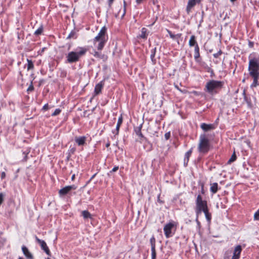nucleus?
Here are the masks:
<instances>
[{"label": "nucleus", "instance_id": "a878e982", "mask_svg": "<svg viewBox=\"0 0 259 259\" xmlns=\"http://www.w3.org/2000/svg\"><path fill=\"white\" fill-rule=\"evenodd\" d=\"M27 70H29L33 69L34 65L33 62L28 59H27Z\"/></svg>", "mask_w": 259, "mask_h": 259}, {"label": "nucleus", "instance_id": "37998d69", "mask_svg": "<svg viewBox=\"0 0 259 259\" xmlns=\"http://www.w3.org/2000/svg\"><path fill=\"white\" fill-rule=\"evenodd\" d=\"M124 9H123V14H122V16H123L125 14V5H126V3L124 1Z\"/></svg>", "mask_w": 259, "mask_h": 259}, {"label": "nucleus", "instance_id": "aec40b11", "mask_svg": "<svg viewBox=\"0 0 259 259\" xmlns=\"http://www.w3.org/2000/svg\"><path fill=\"white\" fill-rule=\"evenodd\" d=\"M103 87V81L98 83L95 88V93L96 95L100 94Z\"/></svg>", "mask_w": 259, "mask_h": 259}, {"label": "nucleus", "instance_id": "9d476101", "mask_svg": "<svg viewBox=\"0 0 259 259\" xmlns=\"http://www.w3.org/2000/svg\"><path fill=\"white\" fill-rule=\"evenodd\" d=\"M174 225L171 223L167 224L163 228L165 236L166 238H169L172 236L171 229L174 227Z\"/></svg>", "mask_w": 259, "mask_h": 259}, {"label": "nucleus", "instance_id": "13d9d810", "mask_svg": "<svg viewBox=\"0 0 259 259\" xmlns=\"http://www.w3.org/2000/svg\"><path fill=\"white\" fill-rule=\"evenodd\" d=\"M18 259H24V258L22 257H19Z\"/></svg>", "mask_w": 259, "mask_h": 259}, {"label": "nucleus", "instance_id": "4c0bfd02", "mask_svg": "<svg viewBox=\"0 0 259 259\" xmlns=\"http://www.w3.org/2000/svg\"><path fill=\"white\" fill-rule=\"evenodd\" d=\"M222 51L220 50L219 51L218 53H215L213 55V57L215 58H218L221 54H222Z\"/></svg>", "mask_w": 259, "mask_h": 259}, {"label": "nucleus", "instance_id": "5701e85b", "mask_svg": "<svg viewBox=\"0 0 259 259\" xmlns=\"http://www.w3.org/2000/svg\"><path fill=\"white\" fill-rule=\"evenodd\" d=\"M202 212H204L205 216V218H206V220L207 221V222H210L211 221V215L209 212L208 208L203 211Z\"/></svg>", "mask_w": 259, "mask_h": 259}, {"label": "nucleus", "instance_id": "6ab92c4d", "mask_svg": "<svg viewBox=\"0 0 259 259\" xmlns=\"http://www.w3.org/2000/svg\"><path fill=\"white\" fill-rule=\"evenodd\" d=\"M91 54L98 59H104L105 58V55L104 54H102L101 52L96 51L95 50H93L92 52H91Z\"/></svg>", "mask_w": 259, "mask_h": 259}, {"label": "nucleus", "instance_id": "39448f33", "mask_svg": "<svg viewBox=\"0 0 259 259\" xmlns=\"http://www.w3.org/2000/svg\"><path fill=\"white\" fill-rule=\"evenodd\" d=\"M210 143L205 135H201L199 137V142L198 150L201 153H206L210 149Z\"/></svg>", "mask_w": 259, "mask_h": 259}, {"label": "nucleus", "instance_id": "423d86ee", "mask_svg": "<svg viewBox=\"0 0 259 259\" xmlns=\"http://www.w3.org/2000/svg\"><path fill=\"white\" fill-rule=\"evenodd\" d=\"M207 208V201L202 200V196L200 195H198L196 200L195 212L197 217Z\"/></svg>", "mask_w": 259, "mask_h": 259}, {"label": "nucleus", "instance_id": "1a4fd4ad", "mask_svg": "<svg viewBox=\"0 0 259 259\" xmlns=\"http://www.w3.org/2000/svg\"><path fill=\"white\" fill-rule=\"evenodd\" d=\"M150 243L151 248V259H156V252L155 249L156 239L153 235L150 239Z\"/></svg>", "mask_w": 259, "mask_h": 259}, {"label": "nucleus", "instance_id": "58836bf2", "mask_svg": "<svg viewBox=\"0 0 259 259\" xmlns=\"http://www.w3.org/2000/svg\"><path fill=\"white\" fill-rule=\"evenodd\" d=\"M4 201V195L3 193H0V205L2 204Z\"/></svg>", "mask_w": 259, "mask_h": 259}, {"label": "nucleus", "instance_id": "49530a36", "mask_svg": "<svg viewBox=\"0 0 259 259\" xmlns=\"http://www.w3.org/2000/svg\"><path fill=\"white\" fill-rule=\"evenodd\" d=\"M110 142H108V143H106V147L107 148H108V147H109L110 146Z\"/></svg>", "mask_w": 259, "mask_h": 259}, {"label": "nucleus", "instance_id": "09e8293b", "mask_svg": "<svg viewBox=\"0 0 259 259\" xmlns=\"http://www.w3.org/2000/svg\"><path fill=\"white\" fill-rule=\"evenodd\" d=\"M23 153L25 154V157H24V160L26 161V160H27V154L28 153H25L24 152Z\"/></svg>", "mask_w": 259, "mask_h": 259}, {"label": "nucleus", "instance_id": "f3484780", "mask_svg": "<svg viewBox=\"0 0 259 259\" xmlns=\"http://www.w3.org/2000/svg\"><path fill=\"white\" fill-rule=\"evenodd\" d=\"M192 153V148H191L189 151H188L185 154V157L184 159V165L185 166H187L188 165V163L189 160V158L191 155Z\"/></svg>", "mask_w": 259, "mask_h": 259}, {"label": "nucleus", "instance_id": "c03bdc74", "mask_svg": "<svg viewBox=\"0 0 259 259\" xmlns=\"http://www.w3.org/2000/svg\"><path fill=\"white\" fill-rule=\"evenodd\" d=\"M169 136H170V134L169 133H166L165 134V138L166 139H168L169 137Z\"/></svg>", "mask_w": 259, "mask_h": 259}, {"label": "nucleus", "instance_id": "a18cd8bd", "mask_svg": "<svg viewBox=\"0 0 259 259\" xmlns=\"http://www.w3.org/2000/svg\"><path fill=\"white\" fill-rule=\"evenodd\" d=\"M248 45H249V47L252 48V47H253L254 44H253V42L249 41Z\"/></svg>", "mask_w": 259, "mask_h": 259}, {"label": "nucleus", "instance_id": "6e6d98bb", "mask_svg": "<svg viewBox=\"0 0 259 259\" xmlns=\"http://www.w3.org/2000/svg\"><path fill=\"white\" fill-rule=\"evenodd\" d=\"M95 175H96V174L94 175L92 177L91 179H93V178H94V177H95Z\"/></svg>", "mask_w": 259, "mask_h": 259}, {"label": "nucleus", "instance_id": "412c9836", "mask_svg": "<svg viewBox=\"0 0 259 259\" xmlns=\"http://www.w3.org/2000/svg\"><path fill=\"white\" fill-rule=\"evenodd\" d=\"M218 190V184L217 183H213L210 184V191L213 193L215 194Z\"/></svg>", "mask_w": 259, "mask_h": 259}, {"label": "nucleus", "instance_id": "4d7b16f0", "mask_svg": "<svg viewBox=\"0 0 259 259\" xmlns=\"http://www.w3.org/2000/svg\"><path fill=\"white\" fill-rule=\"evenodd\" d=\"M196 222H197L198 224H199V222L198 221V219H196Z\"/></svg>", "mask_w": 259, "mask_h": 259}, {"label": "nucleus", "instance_id": "20e7f679", "mask_svg": "<svg viewBox=\"0 0 259 259\" xmlns=\"http://www.w3.org/2000/svg\"><path fill=\"white\" fill-rule=\"evenodd\" d=\"M224 84V81L215 80H211L208 81L205 88L206 91L210 94H214L218 93V90L221 89Z\"/></svg>", "mask_w": 259, "mask_h": 259}, {"label": "nucleus", "instance_id": "f257e3e1", "mask_svg": "<svg viewBox=\"0 0 259 259\" xmlns=\"http://www.w3.org/2000/svg\"><path fill=\"white\" fill-rule=\"evenodd\" d=\"M248 59V70L249 74L259 73V54L253 52L249 54Z\"/></svg>", "mask_w": 259, "mask_h": 259}, {"label": "nucleus", "instance_id": "603ef678", "mask_svg": "<svg viewBox=\"0 0 259 259\" xmlns=\"http://www.w3.org/2000/svg\"><path fill=\"white\" fill-rule=\"evenodd\" d=\"M71 151H72V152H73L74 151H75V149L72 148Z\"/></svg>", "mask_w": 259, "mask_h": 259}, {"label": "nucleus", "instance_id": "7c9ffc66", "mask_svg": "<svg viewBox=\"0 0 259 259\" xmlns=\"http://www.w3.org/2000/svg\"><path fill=\"white\" fill-rule=\"evenodd\" d=\"M136 134L141 138H144L143 134L141 133V127H139L137 130H136Z\"/></svg>", "mask_w": 259, "mask_h": 259}, {"label": "nucleus", "instance_id": "e433bc0d", "mask_svg": "<svg viewBox=\"0 0 259 259\" xmlns=\"http://www.w3.org/2000/svg\"><path fill=\"white\" fill-rule=\"evenodd\" d=\"M254 218L255 220H259V210L254 213Z\"/></svg>", "mask_w": 259, "mask_h": 259}, {"label": "nucleus", "instance_id": "473e14b6", "mask_svg": "<svg viewBox=\"0 0 259 259\" xmlns=\"http://www.w3.org/2000/svg\"><path fill=\"white\" fill-rule=\"evenodd\" d=\"M167 31H168V34H169V36H170V38L173 39H175V38L176 37V35L173 34L171 33V32L170 31H169V30H167ZM177 36H178V37H180L181 34H178L177 35Z\"/></svg>", "mask_w": 259, "mask_h": 259}, {"label": "nucleus", "instance_id": "a211bd4d", "mask_svg": "<svg viewBox=\"0 0 259 259\" xmlns=\"http://www.w3.org/2000/svg\"><path fill=\"white\" fill-rule=\"evenodd\" d=\"M200 127L204 132H207L214 128V127L212 124H208L205 123H202L201 124Z\"/></svg>", "mask_w": 259, "mask_h": 259}, {"label": "nucleus", "instance_id": "2eb2a0df", "mask_svg": "<svg viewBox=\"0 0 259 259\" xmlns=\"http://www.w3.org/2000/svg\"><path fill=\"white\" fill-rule=\"evenodd\" d=\"M87 137L85 136L75 137L74 141L78 146H82L85 143Z\"/></svg>", "mask_w": 259, "mask_h": 259}, {"label": "nucleus", "instance_id": "2f4dec72", "mask_svg": "<svg viewBox=\"0 0 259 259\" xmlns=\"http://www.w3.org/2000/svg\"><path fill=\"white\" fill-rule=\"evenodd\" d=\"M61 109L59 108L56 109L55 111L52 114V116H55L56 115H58L61 113Z\"/></svg>", "mask_w": 259, "mask_h": 259}, {"label": "nucleus", "instance_id": "4468645a", "mask_svg": "<svg viewBox=\"0 0 259 259\" xmlns=\"http://www.w3.org/2000/svg\"><path fill=\"white\" fill-rule=\"evenodd\" d=\"M199 2L200 0H189L186 8V12L187 14H189L192 8H193L197 3H199Z\"/></svg>", "mask_w": 259, "mask_h": 259}, {"label": "nucleus", "instance_id": "cd10ccee", "mask_svg": "<svg viewBox=\"0 0 259 259\" xmlns=\"http://www.w3.org/2000/svg\"><path fill=\"white\" fill-rule=\"evenodd\" d=\"M82 215L84 219H88L91 217L90 213L88 210H83L82 211Z\"/></svg>", "mask_w": 259, "mask_h": 259}, {"label": "nucleus", "instance_id": "c85d7f7f", "mask_svg": "<svg viewBox=\"0 0 259 259\" xmlns=\"http://www.w3.org/2000/svg\"><path fill=\"white\" fill-rule=\"evenodd\" d=\"M236 155L235 154V153L234 152L233 154L232 155L231 158L229 159V160L228 161V164H231L232 162L235 161L236 160Z\"/></svg>", "mask_w": 259, "mask_h": 259}, {"label": "nucleus", "instance_id": "bf43d9fd", "mask_svg": "<svg viewBox=\"0 0 259 259\" xmlns=\"http://www.w3.org/2000/svg\"><path fill=\"white\" fill-rule=\"evenodd\" d=\"M46 259H50V258H49V257H48V258H46Z\"/></svg>", "mask_w": 259, "mask_h": 259}, {"label": "nucleus", "instance_id": "c9c22d12", "mask_svg": "<svg viewBox=\"0 0 259 259\" xmlns=\"http://www.w3.org/2000/svg\"><path fill=\"white\" fill-rule=\"evenodd\" d=\"M118 169L119 167L118 166H114L112 169L108 173V175H110L112 172L116 171Z\"/></svg>", "mask_w": 259, "mask_h": 259}, {"label": "nucleus", "instance_id": "ea45409f", "mask_svg": "<svg viewBox=\"0 0 259 259\" xmlns=\"http://www.w3.org/2000/svg\"><path fill=\"white\" fill-rule=\"evenodd\" d=\"M49 109V105L48 104H46L42 107V110H47Z\"/></svg>", "mask_w": 259, "mask_h": 259}, {"label": "nucleus", "instance_id": "f8f14e48", "mask_svg": "<svg viewBox=\"0 0 259 259\" xmlns=\"http://www.w3.org/2000/svg\"><path fill=\"white\" fill-rule=\"evenodd\" d=\"M36 241L40 244L41 248L44 250L45 252L49 255H50V251L45 241L38 238L37 237H35Z\"/></svg>", "mask_w": 259, "mask_h": 259}, {"label": "nucleus", "instance_id": "9b49d317", "mask_svg": "<svg viewBox=\"0 0 259 259\" xmlns=\"http://www.w3.org/2000/svg\"><path fill=\"white\" fill-rule=\"evenodd\" d=\"M76 188L77 187L74 185L67 186L60 189L59 191V193L60 195H65L71 190H75Z\"/></svg>", "mask_w": 259, "mask_h": 259}, {"label": "nucleus", "instance_id": "3c124183", "mask_svg": "<svg viewBox=\"0 0 259 259\" xmlns=\"http://www.w3.org/2000/svg\"><path fill=\"white\" fill-rule=\"evenodd\" d=\"M176 87L178 89V90H179L180 91H181V92H182V90H180V89H179V88H178L177 86H176Z\"/></svg>", "mask_w": 259, "mask_h": 259}, {"label": "nucleus", "instance_id": "bb28decb", "mask_svg": "<svg viewBox=\"0 0 259 259\" xmlns=\"http://www.w3.org/2000/svg\"><path fill=\"white\" fill-rule=\"evenodd\" d=\"M243 97H244V101L246 102V103L247 104L248 107H250L251 106V103L250 100V99L249 100L248 99V98L246 96L245 91L244 90L243 91Z\"/></svg>", "mask_w": 259, "mask_h": 259}, {"label": "nucleus", "instance_id": "5fc2aeb1", "mask_svg": "<svg viewBox=\"0 0 259 259\" xmlns=\"http://www.w3.org/2000/svg\"><path fill=\"white\" fill-rule=\"evenodd\" d=\"M236 1V0H230V1H231V2H233H233H235V1Z\"/></svg>", "mask_w": 259, "mask_h": 259}, {"label": "nucleus", "instance_id": "393cba45", "mask_svg": "<svg viewBox=\"0 0 259 259\" xmlns=\"http://www.w3.org/2000/svg\"><path fill=\"white\" fill-rule=\"evenodd\" d=\"M147 29L145 28H142L141 30V33L140 35V37L143 39L147 38V34H146Z\"/></svg>", "mask_w": 259, "mask_h": 259}, {"label": "nucleus", "instance_id": "b1692460", "mask_svg": "<svg viewBox=\"0 0 259 259\" xmlns=\"http://www.w3.org/2000/svg\"><path fill=\"white\" fill-rule=\"evenodd\" d=\"M122 117H120L118 119V121H117V123L116 124L115 135L118 134L119 127L120 126V125L122 123Z\"/></svg>", "mask_w": 259, "mask_h": 259}, {"label": "nucleus", "instance_id": "de8ad7c7", "mask_svg": "<svg viewBox=\"0 0 259 259\" xmlns=\"http://www.w3.org/2000/svg\"><path fill=\"white\" fill-rule=\"evenodd\" d=\"M75 179V174H73L71 177V180L73 181Z\"/></svg>", "mask_w": 259, "mask_h": 259}, {"label": "nucleus", "instance_id": "ddd939ff", "mask_svg": "<svg viewBox=\"0 0 259 259\" xmlns=\"http://www.w3.org/2000/svg\"><path fill=\"white\" fill-rule=\"evenodd\" d=\"M249 74L253 78V82L251 83V84L250 85V87L251 88L256 87L258 85V79L259 78V73H250Z\"/></svg>", "mask_w": 259, "mask_h": 259}, {"label": "nucleus", "instance_id": "4be33fe9", "mask_svg": "<svg viewBox=\"0 0 259 259\" xmlns=\"http://www.w3.org/2000/svg\"><path fill=\"white\" fill-rule=\"evenodd\" d=\"M156 51V48H155L151 50L150 58L153 64H155L156 60L155 59V56Z\"/></svg>", "mask_w": 259, "mask_h": 259}, {"label": "nucleus", "instance_id": "72a5a7b5", "mask_svg": "<svg viewBox=\"0 0 259 259\" xmlns=\"http://www.w3.org/2000/svg\"><path fill=\"white\" fill-rule=\"evenodd\" d=\"M75 32L74 31H72L69 33L68 36H67V38H76V36H75Z\"/></svg>", "mask_w": 259, "mask_h": 259}, {"label": "nucleus", "instance_id": "6e6552de", "mask_svg": "<svg viewBox=\"0 0 259 259\" xmlns=\"http://www.w3.org/2000/svg\"><path fill=\"white\" fill-rule=\"evenodd\" d=\"M241 251H242L241 246L240 245H237L234 248V250L233 251V255L231 259H239ZM224 259H229V257L225 256Z\"/></svg>", "mask_w": 259, "mask_h": 259}, {"label": "nucleus", "instance_id": "a19ab883", "mask_svg": "<svg viewBox=\"0 0 259 259\" xmlns=\"http://www.w3.org/2000/svg\"><path fill=\"white\" fill-rule=\"evenodd\" d=\"M113 1H114V0H108V6H109V8H110L111 7V6H112V4Z\"/></svg>", "mask_w": 259, "mask_h": 259}, {"label": "nucleus", "instance_id": "dca6fc26", "mask_svg": "<svg viewBox=\"0 0 259 259\" xmlns=\"http://www.w3.org/2000/svg\"><path fill=\"white\" fill-rule=\"evenodd\" d=\"M22 250L24 254V255L26 256V257L28 259H33V256L32 254L29 252L28 248L25 246H23L22 247Z\"/></svg>", "mask_w": 259, "mask_h": 259}, {"label": "nucleus", "instance_id": "7ed1b4c3", "mask_svg": "<svg viewBox=\"0 0 259 259\" xmlns=\"http://www.w3.org/2000/svg\"><path fill=\"white\" fill-rule=\"evenodd\" d=\"M87 51L85 48H80L77 51L69 52L66 56V62L72 63L78 61L80 58L84 55Z\"/></svg>", "mask_w": 259, "mask_h": 259}, {"label": "nucleus", "instance_id": "79ce46f5", "mask_svg": "<svg viewBox=\"0 0 259 259\" xmlns=\"http://www.w3.org/2000/svg\"><path fill=\"white\" fill-rule=\"evenodd\" d=\"M1 179L2 180L4 179L6 177V173H5V172L3 171L1 173Z\"/></svg>", "mask_w": 259, "mask_h": 259}, {"label": "nucleus", "instance_id": "f704fd0d", "mask_svg": "<svg viewBox=\"0 0 259 259\" xmlns=\"http://www.w3.org/2000/svg\"><path fill=\"white\" fill-rule=\"evenodd\" d=\"M34 90V87H33V83H32V81H31V83L29 85V87L28 88L27 90V91L28 92H32Z\"/></svg>", "mask_w": 259, "mask_h": 259}, {"label": "nucleus", "instance_id": "f03ea898", "mask_svg": "<svg viewBox=\"0 0 259 259\" xmlns=\"http://www.w3.org/2000/svg\"><path fill=\"white\" fill-rule=\"evenodd\" d=\"M106 30L107 29L105 26L102 27L98 35L94 39L93 41L95 45L97 42H98L97 48L99 51L103 49L107 41L106 37Z\"/></svg>", "mask_w": 259, "mask_h": 259}, {"label": "nucleus", "instance_id": "8fccbe9b", "mask_svg": "<svg viewBox=\"0 0 259 259\" xmlns=\"http://www.w3.org/2000/svg\"><path fill=\"white\" fill-rule=\"evenodd\" d=\"M158 201H159V202L161 203L162 202L160 201V199H159V196H158Z\"/></svg>", "mask_w": 259, "mask_h": 259}, {"label": "nucleus", "instance_id": "c756f323", "mask_svg": "<svg viewBox=\"0 0 259 259\" xmlns=\"http://www.w3.org/2000/svg\"><path fill=\"white\" fill-rule=\"evenodd\" d=\"M43 31V27L42 26H40L38 29H37L35 32L34 34L35 35H39L41 34Z\"/></svg>", "mask_w": 259, "mask_h": 259}, {"label": "nucleus", "instance_id": "0eeeda50", "mask_svg": "<svg viewBox=\"0 0 259 259\" xmlns=\"http://www.w3.org/2000/svg\"><path fill=\"white\" fill-rule=\"evenodd\" d=\"M189 46L190 47H194V59L196 62H199L200 49L195 35L191 36L189 41Z\"/></svg>", "mask_w": 259, "mask_h": 259}, {"label": "nucleus", "instance_id": "864d4df0", "mask_svg": "<svg viewBox=\"0 0 259 259\" xmlns=\"http://www.w3.org/2000/svg\"><path fill=\"white\" fill-rule=\"evenodd\" d=\"M19 74H20V75H21V76H22V72H21V71H20V72H19Z\"/></svg>", "mask_w": 259, "mask_h": 259}]
</instances>
